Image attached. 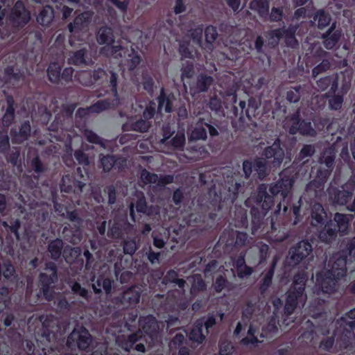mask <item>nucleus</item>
<instances>
[{"label":"nucleus","instance_id":"obj_35","mask_svg":"<svg viewBox=\"0 0 355 355\" xmlns=\"http://www.w3.org/2000/svg\"><path fill=\"white\" fill-rule=\"evenodd\" d=\"M311 216L312 225L313 226L322 225L324 218L327 217V213L323 206L320 203H315L311 207Z\"/></svg>","mask_w":355,"mask_h":355},{"label":"nucleus","instance_id":"obj_22","mask_svg":"<svg viewBox=\"0 0 355 355\" xmlns=\"http://www.w3.org/2000/svg\"><path fill=\"white\" fill-rule=\"evenodd\" d=\"M141 289L139 286H132L125 290L118 297L117 300L123 308L135 306L139 302Z\"/></svg>","mask_w":355,"mask_h":355},{"label":"nucleus","instance_id":"obj_47","mask_svg":"<svg viewBox=\"0 0 355 355\" xmlns=\"http://www.w3.org/2000/svg\"><path fill=\"white\" fill-rule=\"evenodd\" d=\"M61 66L56 62H51L47 69L49 80L53 84H58L60 81Z\"/></svg>","mask_w":355,"mask_h":355},{"label":"nucleus","instance_id":"obj_23","mask_svg":"<svg viewBox=\"0 0 355 355\" xmlns=\"http://www.w3.org/2000/svg\"><path fill=\"white\" fill-rule=\"evenodd\" d=\"M336 21L332 22L328 30L321 36L324 46L328 50H331L338 46L343 36L342 30L336 28Z\"/></svg>","mask_w":355,"mask_h":355},{"label":"nucleus","instance_id":"obj_25","mask_svg":"<svg viewBox=\"0 0 355 355\" xmlns=\"http://www.w3.org/2000/svg\"><path fill=\"white\" fill-rule=\"evenodd\" d=\"M340 76H344V73L343 72L340 73H336L320 78L316 81L318 89L324 92L329 89L327 92H336L338 87Z\"/></svg>","mask_w":355,"mask_h":355},{"label":"nucleus","instance_id":"obj_24","mask_svg":"<svg viewBox=\"0 0 355 355\" xmlns=\"http://www.w3.org/2000/svg\"><path fill=\"white\" fill-rule=\"evenodd\" d=\"M126 162L127 160L125 157L115 155H106L101 158V164L105 173L110 172L112 169L122 171L125 166Z\"/></svg>","mask_w":355,"mask_h":355},{"label":"nucleus","instance_id":"obj_7","mask_svg":"<svg viewBox=\"0 0 355 355\" xmlns=\"http://www.w3.org/2000/svg\"><path fill=\"white\" fill-rule=\"evenodd\" d=\"M44 270L39 275V286L44 298L50 300L53 297V284L58 281V268L55 263L49 261L45 263Z\"/></svg>","mask_w":355,"mask_h":355},{"label":"nucleus","instance_id":"obj_38","mask_svg":"<svg viewBox=\"0 0 355 355\" xmlns=\"http://www.w3.org/2000/svg\"><path fill=\"white\" fill-rule=\"evenodd\" d=\"M190 340L198 344H202L205 339V335L203 334V327L200 320H196L192 328L188 334Z\"/></svg>","mask_w":355,"mask_h":355},{"label":"nucleus","instance_id":"obj_58","mask_svg":"<svg viewBox=\"0 0 355 355\" xmlns=\"http://www.w3.org/2000/svg\"><path fill=\"white\" fill-rule=\"evenodd\" d=\"M10 148L7 130H0V154L5 155Z\"/></svg>","mask_w":355,"mask_h":355},{"label":"nucleus","instance_id":"obj_3","mask_svg":"<svg viewBox=\"0 0 355 355\" xmlns=\"http://www.w3.org/2000/svg\"><path fill=\"white\" fill-rule=\"evenodd\" d=\"M307 275L305 272H298L295 275L293 282L286 293L284 313L287 315L293 314L299 304L304 306L306 301L305 288Z\"/></svg>","mask_w":355,"mask_h":355},{"label":"nucleus","instance_id":"obj_11","mask_svg":"<svg viewBox=\"0 0 355 355\" xmlns=\"http://www.w3.org/2000/svg\"><path fill=\"white\" fill-rule=\"evenodd\" d=\"M65 259L67 261H73L79 264L80 268L84 266L85 269L89 270L94 262L92 254L88 249H85L82 254V250L80 248H71L69 250V257L68 256L67 250L64 251Z\"/></svg>","mask_w":355,"mask_h":355},{"label":"nucleus","instance_id":"obj_29","mask_svg":"<svg viewBox=\"0 0 355 355\" xmlns=\"http://www.w3.org/2000/svg\"><path fill=\"white\" fill-rule=\"evenodd\" d=\"M31 126L29 121H24L21 124L19 131L12 128L10 132L12 141L16 144H21L26 141L31 136Z\"/></svg>","mask_w":355,"mask_h":355},{"label":"nucleus","instance_id":"obj_19","mask_svg":"<svg viewBox=\"0 0 355 355\" xmlns=\"http://www.w3.org/2000/svg\"><path fill=\"white\" fill-rule=\"evenodd\" d=\"M92 17L93 12L91 11H85L78 15L73 21L68 24L69 31L73 35L87 31Z\"/></svg>","mask_w":355,"mask_h":355},{"label":"nucleus","instance_id":"obj_34","mask_svg":"<svg viewBox=\"0 0 355 355\" xmlns=\"http://www.w3.org/2000/svg\"><path fill=\"white\" fill-rule=\"evenodd\" d=\"M276 264L277 261L275 259L259 282V290L261 295L265 294L272 284Z\"/></svg>","mask_w":355,"mask_h":355},{"label":"nucleus","instance_id":"obj_28","mask_svg":"<svg viewBox=\"0 0 355 355\" xmlns=\"http://www.w3.org/2000/svg\"><path fill=\"white\" fill-rule=\"evenodd\" d=\"M214 82L212 76L201 73L197 76L196 83L191 87V89L195 94L207 92Z\"/></svg>","mask_w":355,"mask_h":355},{"label":"nucleus","instance_id":"obj_8","mask_svg":"<svg viewBox=\"0 0 355 355\" xmlns=\"http://www.w3.org/2000/svg\"><path fill=\"white\" fill-rule=\"evenodd\" d=\"M286 125L289 134L293 135L300 134L302 136L314 137L316 135V131L313 128L310 120L301 118L300 108L288 116Z\"/></svg>","mask_w":355,"mask_h":355},{"label":"nucleus","instance_id":"obj_1","mask_svg":"<svg viewBox=\"0 0 355 355\" xmlns=\"http://www.w3.org/2000/svg\"><path fill=\"white\" fill-rule=\"evenodd\" d=\"M293 182L290 179H281L271 184L268 193V185L260 184L256 191L245 200V205L250 208L252 232L261 227L262 220L268 211L277 202V207L271 219V234L274 241L283 242L290 236L289 230L302 220L301 214L302 199L291 203L287 199L288 194L293 187Z\"/></svg>","mask_w":355,"mask_h":355},{"label":"nucleus","instance_id":"obj_49","mask_svg":"<svg viewBox=\"0 0 355 355\" xmlns=\"http://www.w3.org/2000/svg\"><path fill=\"white\" fill-rule=\"evenodd\" d=\"M269 6V1L268 0H252L250 3V8L257 11L261 17L268 15Z\"/></svg>","mask_w":355,"mask_h":355},{"label":"nucleus","instance_id":"obj_21","mask_svg":"<svg viewBox=\"0 0 355 355\" xmlns=\"http://www.w3.org/2000/svg\"><path fill=\"white\" fill-rule=\"evenodd\" d=\"M94 200L98 203H105L113 205L116 200V189L114 184L106 185L103 190L101 189L92 191Z\"/></svg>","mask_w":355,"mask_h":355},{"label":"nucleus","instance_id":"obj_12","mask_svg":"<svg viewBox=\"0 0 355 355\" xmlns=\"http://www.w3.org/2000/svg\"><path fill=\"white\" fill-rule=\"evenodd\" d=\"M340 278L332 273V271L321 270L315 275V286H318L322 293L327 294L334 293L337 288L338 281Z\"/></svg>","mask_w":355,"mask_h":355},{"label":"nucleus","instance_id":"obj_14","mask_svg":"<svg viewBox=\"0 0 355 355\" xmlns=\"http://www.w3.org/2000/svg\"><path fill=\"white\" fill-rule=\"evenodd\" d=\"M155 207L147 204L146 198L143 194L138 197L135 203L130 205V216L133 222L139 221L141 215L151 216L155 213Z\"/></svg>","mask_w":355,"mask_h":355},{"label":"nucleus","instance_id":"obj_43","mask_svg":"<svg viewBox=\"0 0 355 355\" xmlns=\"http://www.w3.org/2000/svg\"><path fill=\"white\" fill-rule=\"evenodd\" d=\"M336 159V153L333 148H326L322 153L319 162L326 166V168L331 169L333 171L334 168Z\"/></svg>","mask_w":355,"mask_h":355},{"label":"nucleus","instance_id":"obj_64","mask_svg":"<svg viewBox=\"0 0 355 355\" xmlns=\"http://www.w3.org/2000/svg\"><path fill=\"white\" fill-rule=\"evenodd\" d=\"M218 355H232L234 352V347L228 340L220 341Z\"/></svg>","mask_w":355,"mask_h":355},{"label":"nucleus","instance_id":"obj_2","mask_svg":"<svg viewBox=\"0 0 355 355\" xmlns=\"http://www.w3.org/2000/svg\"><path fill=\"white\" fill-rule=\"evenodd\" d=\"M94 83L98 84H105L110 88V91L114 97L112 100L105 98L97 101L89 106L92 113H100L103 111L110 109L114 105V101L119 100L118 94V74L113 70H105L98 67L92 71L91 75Z\"/></svg>","mask_w":355,"mask_h":355},{"label":"nucleus","instance_id":"obj_27","mask_svg":"<svg viewBox=\"0 0 355 355\" xmlns=\"http://www.w3.org/2000/svg\"><path fill=\"white\" fill-rule=\"evenodd\" d=\"M85 184L81 181L77 180L70 175H64L62 178L60 189L61 191L71 193L79 194L83 192V188Z\"/></svg>","mask_w":355,"mask_h":355},{"label":"nucleus","instance_id":"obj_6","mask_svg":"<svg viewBox=\"0 0 355 355\" xmlns=\"http://www.w3.org/2000/svg\"><path fill=\"white\" fill-rule=\"evenodd\" d=\"M258 108V103L254 98L248 99V105L245 101H241L238 107L235 105L233 107V114L235 118L238 119V121L233 122V126L239 128H244L247 121H251L252 118L256 116Z\"/></svg>","mask_w":355,"mask_h":355},{"label":"nucleus","instance_id":"obj_61","mask_svg":"<svg viewBox=\"0 0 355 355\" xmlns=\"http://www.w3.org/2000/svg\"><path fill=\"white\" fill-rule=\"evenodd\" d=\"M206 42L212 44L218 37L216 27L212 25L207 26L205 29Z\"/></svg>","mask_w":355,"mask_h":355},{"label":"nucleus","instance_id":"obj_48","mask_svg":"<svg viewBox=\"0 0 355 355\" xmlns=\"http://www.w3.org/2000/svg\"><path fill=\"white\" fill-rule=\"evenodd\" d=\"M313 20L318 23V28L320 30L331 24V17L329 12L324 10H318L313 16Z\"/></svg>","mask_w":355,"mask_h":355},{"label":"nucleus","instance_id":"obj_56","mask_svg":"<svg viewBox=\"0 0 355 355\" xmlns=\"http://www.w3.org/2000/svg\"><path fill=\"white\" fill-rule=\"evenodd\" d=\"M207 289L205 282L200 275H196L194 277L193 282L191 285L190 293L193 296L197 295L200 292H202Z\"/></svg>","mask_w":355,"mask_h":355},{"label":"nucleus","instance_id":"obj_26","mask_svg":"<svg viewBox=\"0 0 355 355\" xmlns=\"http://www.w3.org/2000/svg\"><path fill=\"white\" fill-rule=\"evenodd\" d=\"M6 96V107L1 118L2 125L8 128L13 123L15 118V101L11 94L3 92Z\"/></svg>","mask_w":355,"mask_h":355},{"label":"nucleus","instance_id":"obj_45","mask_svg":"<svg viewBox=\"0 0 355 355\" xmlns=\"http://www.w3.org/2000/svg\"><path fill=\"white\" fill-rule=\"evenodd\" d=\"M62 249L63 242L60 239L52 240L48 244V251L50 253L51 257L55 261L60 258Z\"/></svg>","mask_w":355,"mask_h":355},{"label":"nucleus","instance_id":"obj_13","mask_svg":"<svg viewBox=\"0 0 355 355\" xmlns=\"http://www.w3.org/2000/svg\"><path fill=\"white\" fill-rule=\"evenodd\" d=\"M354 190L355 184L347 182L341 187V189L337 187L329 188L328 194L335 204L345 205L352 198Z\"/></svg>","mask_w":355,"mask_h":355},{"label":"nucleus","instance_id":"obj_41","mask_svg":"<svg viewBox=\"0 0 355 355\" xmlns=\"http://www.w3.org/2000/svg\"><path fill=\"white\" fill-rule=\"evenodd\" d=\"M97 42L99 44L105 45L114 43L115 40L112 29L107 26L101 27L97 34Z\"/></svg>","mask_w":355,"mask_h":355},{"label":"nucleus","instance_id":"obj_31","mask_svg":"<svg viewBox=\"0 0 355 355\" xmlns=\"http://www.w3.org/2000/svg\"><path fill=\"white\" fill-rule=\"evenodd\" d=\"M207 138V133L206 130V120L203 118H200L196 123L193 128L191 130L189 134V141H205Z\"/></svg>","mask_w":355,"mask_h":355},{"label":"nucleus","instance_id":"obj_52","mask_svg":"<svg viewBox=\"0 0 355 355\" xmlns=\"http://www.w3.org/2000/svg\"><path fill=\"white\" fill-rule=\"evenodd\" d=\"M235 226L237 227H247L248 225L247 210L244 208L236 207L234 211Z\"/></svg>","mask_w":355,"mask_h":355},{"label":"nucleus","instance_id":"obj_62","mask_svg":"<svg viewBox=\"0 0 355 355\" xmlns=\"http://www.w3.org/2000/svg\"><path fill=\"white\" fill-rule=\"evenodd\" d=\"M151 126V123L149 121L144 119L143 117L136 121L132 124V128L135 131H138L140 132H146L150 127Z\"/></svg>","mask_w":355,"mask_h":355},{"label":"nucleus","instance_id":"obj_20","mask_svg":"<svg viewBox=\"0 0 355 355\" xmlns=\"http://www.w3.org/2000/svg\"><path fill=\"white\" fill-rule=\"evenodd\" d=\"M298 28V24H290L287 28L283 26L274 29L273 32L275 37H281V39L284 38L286 46L295 49L299 46V42L295 37Z\"/></svg>","mask_w":355,"mask_h":355},{"label":"nucleus","instance_id":"obj_5","mask_svg":"<svg viewBox=\"0 0 355 355\" xmlns=\"http://www.w3.org/2000/svg\"><path fill=\"white\" fill-rule=\"evenodd\" d=\"M62 216L73 223V225L69 223L64 225L62 230L64 239L73 245L78 244L82 240L81 226L83 222L78 210L76 209L70 210L68 207H66L65 212Z\"/></svg>","mask_w":355,"mask_h":355},{"label":"nucleus","instance_id":"obj_60","mask_svg":"<svg viewBox=\"0 0 355 355\" xmlns=\"http://www.w3.org/2000/svg\"><path fill=\"white\" fill-rule=\"evenodd\" d=\"M107 235L112 239H122L124 236L123 228L121 224L114 223L109 229Z\"/></svg>","mask_w":355,"mask_h":355},{"label":"nucleus","instance_id":"obj_16","mask_svg":"<svg viewBox=\"0 0 355 355\" xmlns=\"http://www.w3.org/2000/svg\"><path fill=\"white\" fill-rule=\"evenodd\" d=\"M93 340V338L89 331L82 327L80 329H74L67 338V343L70 345L76 342L78 348L80 351H87Z\"/></svg>","mask_w":355,"mask_h":355},{"label":"nucleus","instance_id":"obj_57","mask_svg":"<svg viewBox=\"0 0 355 355\" xmlns=\"http://www.w3.org/2000/svg\"><path fill=\"white\" fill-rule=\"evenodd\" d=\"M128 55L130 58L126 60L125 65L129 71H133L141 63V58L132 48H131L130 53Z\"/></svg>","mask_w":355,"mask_h":355},{"label":"nucleus","instance_id":"obj_37","mask_svg":"<svg viewBox=\"0 0 355 355\" xmlns=\"http://www.w3.org/2000/svg\"><path fill=\"white\" fill-rule=\"evenodd\" d=\"M247 240V233L239 231L232 232L228 234L226 245L236 248L243 247L245 245Z\"/></svg>","mask_w":355,"mask_h":355},{"label":"nucleus","instance_id":"obj_59","mask_svg":"<svg viewBox=\"0 0 355 355\" xmlns=\"http://www.w3.org/2000/svg\"><path fill=\"white\" fill-rule=\"evenodd\" d=\"M198 320L201 321L202 327L206 329V333L208 334L209 329L216 324V319L214 313H208L206 315L201 317Z\"/></svg>","mask_w":355,"mask_h":355},{"label":"nucleus","instance_id":"obj_18","mask_svg":"<svg viewBox=\"0 0 355 355\" xmlns=\"http://www.w3.org/2000/svg\"><path fill=\"white\" fill-rule=\"evenodd\" d=\"M331 173V169L318 168L315 178L306 185L305 191L307 193H313V196L316 197L318 192L323 190L324 184Z\"/></svg>","mask_w":355,"mask_h":355},{"label":"nucleus","instance_id":"obj_55","mask_svg":"<svg viewBox=\"0 0 355 355\" xmlns=\"http://www.w3.org/2000/svg\"><path fill=\"white\" fill-rule=\"evenodd\" d=\"M58 324V319L51 314L46 315L42 322L44 328H45L49 334H54L55 331H58L60 327Z\"/></svg>","mask_w":355,"mask_h":355},{"label":"nucleus","instance_id":"obj_17","mask_svg":"<svg viewBox=\"0 0 355 355\" xmlns=\"http://www.w3.org/2000/svg\"><path fill=\"white\" fill-rule=\"evenodd\" d=\"M262 155L271 162L273 167H279L285 156L284 150L281 146L279 138H277L271 146L265 148Z\"/></svg>","mask_w":355,"mask_h":355},{"label":"nucleus","instance_id":"obj_46","mask_svg":"<svg viewBox=\"0 0 355 355\" xmlns=\"http://www.w3.org/2000/svg\"><path fill=\"white\" fill-rule=\"evenodd\" d=\"M304 93V87L302 85L291 87L286 93V99L290 103H298Z\"/></svg>","mask_w":355,"mask_h":355},{"label":"nucleus","instance_id":"obj_50","mask_svg":"<svg viewBox=\"0 0 355 355\" xmlns=\"http://www.w3.org/2000/svg\"><path fill=\"white\" fill-rule=\"evenodd\" d=\"M143 333L140 329L137 330L135 332L128 336L121 343V347L126 352H130L136 343L140 340L142 338Z\"/></svg>","mask_w":355,"mask_h":355},{"label":"nucleus","instance_id":"obj_30","mask_svg":"<svg viewBox=\"0 0 355 355\" xmlns=\"http://www.w3.org/2000/svg\"><path fill=\"white\" fill-rule=\"evenodd\" d=\"M334 222L327 221L324 227L320 231L318 237L325 243L329 244L336 240L338 235V230L335 227Z\"/></svg>","mask_w":355,"mask_h":355},{"label":"nucleus","instance_id":"obj_4","mask_svg":"<svg viewBox=\"0 0 355 355\" xmlns=\"http://www.w3.org/2000/svg\"><path fill=\"white\" fill-rule=\"evenodd\" d=\"M244 181L235 180L233 177L228 179L225 189L227 192L224 194L220 193V195L215 193L214 209L217 211L222 210L224 207L228 209L236 200L239 193L243 190Z\"/></svg>","mask_w":355,"mask_h":355},{"label":"nucleus","instance_id":"obj_44","mask_svg":"<svg viewBox=\"0 0 355 355\" xmlns=\"http://www.w3.org/2000/svg\"><path fill=\"white\" fill-rule=\"evenodd\" d=\"M157 101L158 110L162 111L164 109L167 113H170L173 111V103L171 96L166 95L164 87L161 88Z\"/></svg>","mask_w":355,"mask_h":355},{"label":"nucleus","instance_id":"obj_63","mask_svg":"<svg viewBox=\"0 0 355 355\" xmlns=\"http://www.w3.org/2000/svg\"><path fill=\"white\" fill-rule=\"evenodd\" d=\"M340 251L342 254H345L351 258H355V236L347 239L345 243V247H343Z\"/></svg>","mask_w":355,"mask_h":355},{"label":"nucleus","instance_id":"obj_36","mask_svg":"<svg viewBox=\"0 0 355 355\" xmlns=\"http://www.w3.org/2000/svg\"><path fill=\"white\" fill-rule=\"evenodd\" d=\"M87 53V50L86 48H81L76 51H70L67 58L68 64L76 66L86 65Z\"/></svg>","mask_w":355,"mask_h":355},{"label":"nucleus","instance_id":"obj_42","mask_svg":"<svg viewBox=\"0 0 355 355\" xmlns=\"http://www.w3.org/2000/svg\"><path fill=\"white\" fill-rule=\"evenodd\" d=\"M144 332L152 337L157 332L158 324L155 317L148 315L144 318L143 323L141 324Z\"/></svg>","mask_w":355,"mask_h":355},{"label":"nucleus","instance_id":"obj_9","mask_svg":"<svg viewBox=\"0 0 355 355\" xmlns=\"http://www.w3.org/2000/svg\"><path fill=\"white\" fill-rule=\"evenodd\" d=\"M31 19V13L22 0H17L8 15L11 26L17 29L24 28Z\"/></svg>","mask_w":355,"mask_h":355},{"label":"nucleus","instance_id":"obj_40","mask_svg":"<svg viewBox=\"0 0 355 355\" xmlns=\"http://www.w3.org/2000/svg\"><path fill=\"white\" fill-rule=\"evenodd\" d=\"M54 17V10L50 6L44 7L37 16V21L43 26H49Z\"/></svg>","mask_w":355,"mask_h":355},{"label":"nucleus","instance_id":"obj_53","mask_svg":"<svg viewBox=\"0 0 355 355\" xmlns=\"http://www.w3.org/2000/svg\"><path fill=\"white\" fill-rule=\"evenodd\" d=\"M254 171L257 172L259 179L263 180L268 175L266 159L255 158L254 159Z\"/></svg>","mask_w":355,"mask_h":355},{"label":"nucleus","instance_id":"obj_54","mask_svg":"<svg viewBox=\"0 0 355 355\" xmlns=\"http://www.w3.org/2000/svg\"><path fill=\"white\" fill-rule=\"evenodd\" d=\"M83 135H84L85 138L86 139V140L88 142H89L91 144H96V145H98L102 148L105 147L106 141L104 139H103L102 137H101L100 136H98L93 130L86 129L84 131Z\"/></svg>","mask_w":355,"mask_h":355},{"label":"nucleus","instance_id":"obj_32","mask_svg":"<svg viewBox=\"0 0 355 355\" xmlns=\"http://www.w3.org/2000/svg\"><path fill=\"white\" fill-rule=\"evenodd\" d=\"M314 55L318 57L320 60H321V62L312 69V76L313 77L316 78L319 74L329 69L331 67V63L329 60L326 58L327 53L322 49H319L315 51Z\"/></svg>","mask_w":355,"mask_h":355},{"label":"nucleus","instance_id":"obj_39","mask_svg":"<svg viewBox=\"0 0 355 355\" xmlns=\"http://www.w3.org/2000/svg\"><path fill=\"white\" fill-rule=\"evenodd\" d=\"M324 97L328 99L329 107L331 110H339L343 105L344 101L343 94H336V92H327L324 94Z\"/></svg>","mask_w":355,"mask_h":355},{"label":"nucleus","instance_id":"obj_10","mask_svg":"<svg viewBox=\"0 0 355 355\" xmlns=\"http://www.w3.org/2000/svg\"><path fill=\"white\" fill-rule=\"evenodd\" d=\"M313 247L307 240H302L288 250V259L292 266H297L312 252Z\"/></svg>","mask_w":355,"mask_h":355},{"label":"nucleus","instance_id":"obj_15","mask_svg":"<svg viewBox=\"0 0 355 355\" xmlns=\"http://www.w3.org/2000/svg\"><path fill=\"white\" fill-rule=\"evenodd\" d=\"M349 261H352V260L348 259V256L344 253L342 254L341 251H338L329 259L328 266L330 268L328 270L332 271L337 278L342 279L347 275V265Z\"/></svg>","mask_w":355,"mask_h":355},{"label":"nucleus","instance_id":"obj_33","mask_svg":"<svg viewBox=\"0 0 355 355\" xmlns=\"http://www.w3.org/2000/svg\"><path fill=\"white\" fill-rule=\"evenodd\" d=\"M354 217L353 215H347L340 213H336L334 219L329 220L334 222V225L338 232L345 235L348 233L350 220Z\"/></svg>","mask_w":355,"mask_h":355},{"label":"nucleus","instance_id":"obj_51","mask_svg":"<svg viewBox=\"0 0 355 355\" xmlns=\"http://www.w3.org/2000/svg\"><path fill=\"white\" fill-rule=\"evenodd\" d=\"M122 51H123V46L121 44L115 45L114 43H110L101 49V54L114 58L122 57Z\"/></svg>","mask_w":355,"mask_h":355}]
</instances>
